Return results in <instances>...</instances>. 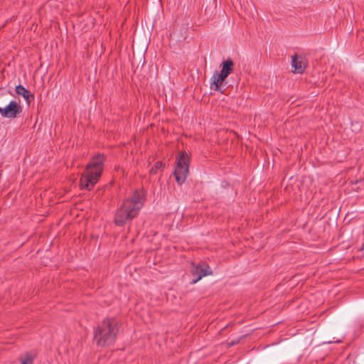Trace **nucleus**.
<instances>
[{
    "label": "nucleus",
    "instance_id": "nucleus-9",
    "mask_svg": "<svg viewBox=\"0 0 364 364\" xmlns=\"http://www.w3.org/2000/svg\"><path fill=\"white\" fill-rule=\"evenodd\" d=\"M16 92L18 95H21L24 98L28 105L34 99V96L21 85L16 87Z\"/></svg>",
    "mask_w": 364,
    "mask_h": 364
},
{
    "label": "nucleus",
    "instance_id": "nucleus-10",
    "mask_svg": "<svg viewBox=\"0 0 364 364\" xmlns=\"http://www.w3.org/2000/svg\"><path fill=\"white\" fill-rule=\"evenodd\" d=\"M164 167V164L161 161H158L155 164L154 166L150 169L151 174H156L159 170H161Z\"/></svg>",
    "mask_w": 364,
    "mask_h": 364
},
{
    "label": "nucleus",
    "instance_id": "nucleus-8",
    "mask_svg": "<svg viewBox=\"0 0 364 364\" xmlns=\"http://www.w3.org/2000/svg\"><path fill=\"white\" fill-rule=\"evenodd\" d=\"M292 67L294 69V73H302L306 68V63L301 57L294 56L292 58Z\"/></svg>",
    "mask_w": 364,
    "mask_h": 364
},
{
    "label": "nucleus",
    "instance_id": "nucleus-11",
    "mask_svg": "<svg viewBox=\"0 0 364 364\" xmlns=\"http://www.w3.org/2000/svg\"><path fill=\"white\" fill-rule=\"evenodd\" d=\"M32 363H33L32 358L28 355L21 360V364H32Z\"/></svg>",
    "mask_w": 364,
    "mask_h": 364
},
{
    "label": "nucleus",
    "instance_id": "nucleus-1",
    "mask_svg": "<svg viewBox=\"0 0 364 364\" xmlns=\"http://www.w3.org/2000/svg\"><path fill=\"white\" fill-rule=\"evenodd\" d=\"M144 191L136 190L130 197L122 202L117 209L114 216V223L118 226H122L136 217L144 205Z\"/></svg>",
    "mask_w": 364,
    "mask_h": 364
},
{
    "label": "nucleus",
    "instance_id": "nucleus-5",
    "mask_svg": "<svg viewBox=\"0 0 364 364\" xmlns=\"http://www.w3.org/2000/svg\"><path fill=\"white\" fill-rule=\"evenodd\" d=\"M189 156L185 151H181L176 159L174 176L179 185L183 183L188 175Z\"/></svg>",
    "mask_w": 364,
    "mask_h": 364
},
{
    "label": "nucleus",
    "instance_id": "nucleus-7",
    "mask_svg": "<svg viewBox=\"0 0 364 364\" xmlns=\"http://www.w3.org/2000/svg\"><path fill=\"white\" fill-rule=\"evenodd\" d=\"M191 274L195 277L192 283L196 284L203 277L212 274L210 267L205 264H193L191 267Z\"/></svg>",
    "mask_w": 364,
    "mask_h": 364
},
{
    "label": "nucleus",
    "instance_id": "nucleus-6",
    "mask_svg": "<svg viewBox=\"0 0 364 364\" xmlns=\"http://www.w3.org/2000/svg\"><path fill=\"white\" fill-rule=\"evenodd\" d=\"M21 111V105L14 100L11 101L9 105L4 107H0V114L2 117L6 118H15Z\"/></svg>",
    "mask_w": 364,
    "mask_h": 364
},
{
    "label": "nucleus",
    "instance_id": "nucleus-4",
    "mask_svg": "<svg viewBox=\"0 0 364 364\" xmlns=\"http://www.w3.org/2000/svg\"><path fill=\"white\" fill-rule=\"evenodd\" d=\"M234 69L233 61L228 58L224 60L221 64V70L218 72L215 70L213 76L210 79V88L215 91H222L225 86V80L231 74Z\"/></svg>",
    "mask_w": 364,
    "mask_h": 364
},
{
    "label": "nucleus",
    "instance_id": "nucleus-3",
    "mask_svg": "<svg viewBox=\"0 0 364 364\" xmlns=\"http://www.w3.org/2000/svg\"><path fill=\"white\" fill-rule=\"evenodd\" d=\"M117 332V323L114 319H106L95 332V340L98 346L112 344Z\"/></svg>",
    "mask_w": 364,
    "mask_h": 364
},
{
    "label": "nucleus",
    "instance_id": "nucleus-2",
    "mask_svg": "<svg viewBox=\"0 0 364 364\" xmlns=\"http://www.w3.org/2000/svg\"><path fill=\"white\" fill-rule=\"evenodd\" d=\"M104 156L97 155L92 158L82 173L80 187L82 190H90L97 183L103 168Z\"/></svg>",
    "mask_w": 364,
    "mask_h": 364
},
{
    "label": "nucleus",
    "instance_id": "nucleus-12",
    "mask_svg": "<svg viewBox=\"0 0 364 364\" xmlns=\"http://www.w3.org/2000/svg\"><path fill=\"white\" fill-rule=\"evenodd\" d=\"M361 250L364 252V244L362 245Z\"/></svg>",
    "mask_w": 364,
    "mask_h": 364
}]
</instances>
